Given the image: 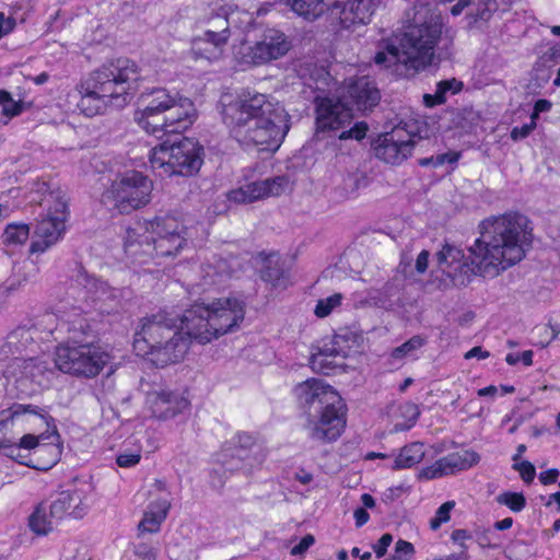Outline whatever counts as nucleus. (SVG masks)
I'll list each match as a JSON object with an SVG mask.
<instances>
[{
    "label": "nucleus",
    "mask_w": 560,
    "mask_h": 560,
    "mask_svg": "<svg viewBox=\"0 0 560 560\" xmlns=\"http://www.w3.org/2000/svg\"><path fill=\"white\" fill-rule=\"evenodd\" d=\"M246 302L237 295L195 303L178 318L167 311L140 320L133 351L156 368L180 362L189 341L206 345L237 330L245 319Z\"/></svg>",
    "instance_id": "nucleus-1"
},
{
    "label": "nucleus",
    "mask_w": 560,
    "mask_h": 560,
    "mask_svg": "<svg viewBox=\"0 0 560 560\" xmlns=\"http://www.w3.org/2000/svg\"><path fill=\"white\" fill-rule=\"evenodd\" d=\"M530 242L527 217L518 212L491 217L482 221L481 236L469 248L470 262L464 261L459 248L445 245L438 253L439 268L433 271L434 278L440 288L463 285L471 275L494 278L521 261Z\"/></svg>",
    "instance_id": "nucleus-2"
},
{
    "label": "nucleus",
    "mask_w": 560,
    "mask_h": 560,
    "mask_svg": "<svg viewBox=\"0 0 560 560\" xmlns=\"http://www.w3.org/2000/svg\"><path fill=\"white\" fill-rule=\"evenodd\" d=\"M0 451L13 460L39 470L55 466L62 446L49 410L33 404H13L2 410Z\"/></svg>",
    "instance_id": "nucleus-3"
},
{
    "label": "nucleus",
    "mask_w": 560,
    "mask_h": 560,
    "mask_svg": "<svg viewBox=\"0 0 560 560\" xmlns=\"http://www.w3.org/2000/svg\"><path fill=\"white\" fill-rule=\"evenodd\" d=\"M223 122L244 147L277 151L289 131V115L272 96L225 92L219 101Z\"/></svg>",
    "instance_id": "nucleus-4"
},
{
    "label": "nucleus",
    "mask_w": 560,
    "mask_h": 560,
    "mask_svg": "<svg viewBox=\"0 0 560 560\" xmlns=\"http://www.w3.org/2000/svg\"><path fill=\"white\" fill-rule=\"evenodd\" d=\"M442 30L443 20L440 14L419 11L413 23L401 34L399 45H387L384 50L376 52L374 61L399 77L424 70L433 62Z\"/></svg>",
    "instance_id": "nucleus-5"
},
{
    "label": "nucleus",
    "mask_w": 560,
    "mask_h": 560,
    "mask_svg": "<svg viewBox=\"0 0 560 560\" xmlns=\"http://www.w3.org/2000/svg\"><path fill=\"white\" fill-rule=\"evenodd\" d=\"M140 72L136 62L118 59L93 71L79 86V109L89 117L108 107L122 108L139 88Z\"/></svg>",
    "instance_id": "nucleus-6"
},
{
    "label": "nucleus",
    "mask_w": 560,
    "mask_h": 560,
    "mask_svg": "<svg viewBox=\"0 0 560 560\" xmlns=\"http://www.w3.org/2000/svg\"><path fill=\"white\" fill-rule=\"evenodd\" d=\"M186 229L174 217L156 218L153 221L137 222L128 229L125 252L135 266L152 272L151 264L163 265L167 257L175 256L186 245Z\"/></svg>",
    "instance_id": "nucleus-7"
},
{
    "label": "nucleus",
    "mask_w": 560,
    "mask_h": 560,
    "mask_svg": "<svg viewBox=\"0 0 560 560\" xmlns=\"http://www.w3.org/2000/svg\"><path fill=\"white\" fill-rule=\"evenodd\" d=\"M133 117L148 133H177L192 126L197 109L190 98L156 89L141 96Z\"/></svg>",
    "instance_id": "nucleus-8"
},
{
    "label": "nucleus",
    "mask_w": 560,
    "mask_h": 560,
    "mask_svg": "<svg viewBox=\"0 0 560 560\" xmlns=\"http://www.w3.org/2000/svg\"><path fill=\"white\" fill-rule=\"evenodd\" d=\"M380 93L365 77L345 81L337 97L316 98V126L320 131H338L352 121V107L365 110L377 104Z\"/></svg>",
    "instance_id": "nucleus-9"
},
{
    "label": "nucleus",
    "mask_w": 560,
    "mask_h": 560,
    "mask_svg": "<svg viewBox=\"0 0 560 560\" xmlns=\"http://www.w3.org/2000/svg\"><path fill=\"white\" fill-rule=\"evenodd\" d=\"M294 393L307 405L314 402L322 405L317 417L308 422L312 438L324 442L338 440L347 424L346 405L338 392L322 380L310 378L298 384Z\"/></svg>",
    "instance_id": "nucleus-10"
},
{
    "label": "nucleus",
    "mask_w": 560,
    "mask_h": 560,
    "mask_svg": "<svg viewBox=\"0 0 560 560\" xmlns=\"http://www.w3.org/2000/svg\"><path fill=\"white\" fill-rule=\"evenodd\" d=\"M381 0H285V3L306 20H315L329 5L332 20L343 28L365 25L371 21L374 9Z\"/></svg>",
    "instance_id": "nucleus-11"
},
{
    "label": "nucleus",
    "mask_w": 560,
    "mask_h": 560,
    "mask_svg": "<svg viewBox=\"0 0 560 560\" xmlns=\"http://www.w3.org/2000/svg\"><path fill=\"white\" fill-rule=\"evenodd\" d=\"M31 192L45 196V201L49 203L46 213L38 221L34 231L30 246V253L34 255L45 253L63 237L68 206L59 192L55 194L49 190V185L46 182L34 184Z\"/></svg>",
    "instance_id": "nucleus-12"
},
{
    "label": "nucleus",
    "mask_w": 560,
    "mask_h": 560,
    "mask_svg": "<svg viewBox=\"0 0 560 560\" xmlns=\"http://www.w3.org/2000/svg\"><path fill=\"white\" fill-rule=\"evenodd\" d=\"M109 351L96 343L71 341L56 349L55 366L68 374L95 377L112 362Z\"/></svg>",
    "instance_id": "nucleus-13"
},
{
    "label": "nucleus",
    "mask_w": 560,
    "mask_h": 560,
    "mask_svg": "<svg viewBox=\"0 0 560 560\" xmlns=\"http://www.w3.org/2000/svg\"><path fill=\"white\" fill-rule=\"evenodd\" d=\"M149 161L153 170H161L164 174L192 175L202 164L201 147L190 138L173 143L165 141L150 150Z\"/></svg>",
    "instance_id": "nucleus-14"
},
{
    "label": "nucleus",
    "mask_w": 560,
    "mask_h": 560,
    "mask_svg": "<svg viewBox=\"0 0 560 560\" xmlns=\"http://www.w3.org/2000/svg\"><path fill=\"white\" fill-rule=\"evenodd\" d=\"M152 190L153 183L148 176L138 171H127L116 177L101 200L107 207L129 213L147 206Z\"/></svg>",
    "instance_id": "nucleus-15"
},
{
    "label": "nucleus",
    "mask_w": 560,
    "mask_h": 560,
    "mask_svg": "<svg viewBox=\"0 0 560 560\" xmlns=\"http://www.w3.org/2000/svg\"><path fill=\"white\" fill-rule=\"evenodd\" d=\"M235 22L234 13H228L226 10L208 16L202 33L191 42L192 56L209 62L222 60L231 38L232 24Z\"/></svg>",
    "instance_id": "nucleus-16"
},
{
    "label": "nucleus",
    "mask_w": 560,
    "mask_h": 560,
    "mask_svg": "<svg viewBox=\"0 0 560 560\" xmlns=\"http://www.w3.org/2000/svg\"><path fill=\"white\" fill-rule=\"evenodd\" d=\"M49 373L51 368L44 358H15L8 365L4 376L10 392L19 396H32L40 389Z\"/></svg>",
    "instance_id": "nucleus-17"
},
{
    "label": "nucleus",
    "mask_w": 560,
    "mask_h": 560,
    "mask_svg": "<svg viewBox=\"0 0 560 560\" xmlns=\"http://www.w3.org/2000/svg\"><path fill=\"white\" fill-rule=\"evenodd\" d=\"M290 49L285 35L278 30H268L255 45L242 44L234 48L236 63L242 68L261 66L284 56Z\"/></svg>",
    "instance_id": "nucleus-18"
},
{
    "label": "nucleus",
    "mask_w": 560,
    "mask_h": 560,
    "mask_svg": "<svg viewBox=\"0 0 560 560\" xmlns=\"http://www.w3.org/2000/svg\"><path fill=\"white\" fill-rule=\"evenodd\" d=\"M358 348L357 337L352 334H336L323 341L312 353L311 368L316 373L335 374L345 370V359Z\"/></svg>",
    "instance_id": "nucleus-19"
},
{
    "label": "nucleus",
    "mask_w": 560,
    "mask_h": 560,
    "mask_svg": "<svg viewBox=\"0 0 560 560\" xmlns=\"http://www.w3.org/2000/svg\"><path fill=\"white\" fill-rule=\"evenodd\" d=\"M428 137L429 132L427 130L418 129L416 132L412 126H397L389 132L378 136L375 154L385 163L398 165L411 155L418 139Z\"/></svg>",
    "instance_id": "nucleus-20"
},
{
    "label": "nucleus",
    "mask_w": 560,
    "mask_h": 560,
    "mask_svg": "<svg viewBox=\"0 0 560 560\" xmlns=\"http://www.w3.org/2000/svg\"><path fill=\"white\" fill-rule=\"evenodd\" d=\"M329 180L335 186L337 194L343 199H354L370 185L366 173L353 167H348V159L336 155L328 167Z\"/></svg>",
    "instance_id": "nucleus-21"
},
{
    "label": "nucleus",
    "mask_w": 560,
    "mask_h": 560,
    "mask_svg": "<svg viewBox=\"0 0 560 560\" xmlns=\"http://www.w3.org/2000/svg\"><path fill=\"white\" fill-rule=\"evenodd\" d=\"M63 520H82L93 504V486L89 480H75L55 498Z\"/></svg>",
    "instance_id": "nucleus-22"
},
{
    "label": "nucleus",
    "mask_w": 560,
    "mask_h": 560,
    "mask_svg": "<svg viewBox=\"0 0 560 560\" xmlns=\"http://www.w3.org/2000/svg\"><path fill=\"white\" fill-rule=\"evenodd\" d=\"M145 405L156 419H171L189 407V400L179 390L159 386L147 395Z\"/></svg>",
    "instance_id": "nucleus-23"
},
{
    "label": "nucleus",
    "mask_w": 560,
    "mask_h": 560,
    "mask_svg": "<svg viewBox=\"0 0 560 560\" xmlns=\"http://www.w3.org/2000/svg\"><path fill=\"white\" fill-rule=\"evenodd\" d=\"M63 521L61 512L51 501H42L38 503L27 517V526L36 536H47Z\"/></svg>",
    "instance_id": "nucleus-24"
},
{
    "label": "nucleus",
    "mask_w": 560,
    "mask_h": 560,
    "mask_svg": "<svg viewBox=\"0 0 560 560\" xmlns=\"http://www.w3.org/2000/svg\"><path fill=\"white\" fill-rule=\"evenodd\" d=\"M170 508L171 503L166 495L152 499L143 512V517L139 523V530L150 534L159 532L168 514Z\"/></svg>",
    "instance_id": "nucleus-25"
},
{
    "label": "nucleus",
    "mask_w": 560,
    "mask_h": 560,
    "mask_svg": "<svg viewBox=\"0 0 560 560\" xmlns=\"http://www.w3.org/2000/svg\"><path fill=\"white\" fill-rule=\"evenodd\" d=\"M419 415L418 406L409 401L392 405L387 411V417L395 432L411 429Z\"/></svg>",
    "instance_id": "nucleus-26"
},
{
    "label": "nucleus",
    "mask_w": 560,
    "mask_h": 560,
    "mask_svg": "<svg viewBox=\"0 0 560 560\" xmlns=\"http://www.w3.org/2000/svg\"><path fill=\"white\" fill-rule=\"evenodd\" d=\"M234 445L236 447L235 454L229 447L224 448L218 456V462L226 466L229 470L240 468L238 462L245 459L247 448L255 445V439L248 433H240L235 438Z\"/></svg>",
    "instance_id": "nucleus-27"
},
{
    "label": "nucleus",
    "mask_w": 560,
    "mask_h": 560,
    "mask_svg": "<svg viewBox=\"0 0 560 560\" xmlns=\"http://www.w3.org/2000/svg\"><path fill=\"white\" fill-rule=\"evenodd\" d=\"M288 184L289 180L285 176L250 182L253 202L283 194L288 188Z\"/></svg>",
    "instance_id": "nucleus-28"
},
{
    "label": "nucleus",
    "mask_w": 560,
    "mask_h": 560,
    "mask_svg": "<svg viewBox=\"0 0 560 560\" xmlns=\"http://www.w3.org/2000/svg\"><path fill=\"white\" fill-rule=\"evenodd\" d=\"M142 435L137 432L125 441L124 447L116 456V463L121 468H132L137 466L142 457Z\"/></svg>",
    "instance_id": "nucleus-29"
},
{
    "label": "nucleus",
    "mask_w": 560,
    "mask_h": 560,
    "mask_svg": "<svg viewBox=\"0 0 560 560\" xmlns=\"http://www.w3.org/2000/svg\"><path fill=\"white\" fill-rule=\"evenodd\" d=\"M229 269L230 265L226 260L219 261L217 266H207L202 269L203 276L199 285L202 287L203 290L222 288L230 276Z\"/></svg>",
    "instance_id": "nucleus-30"
},
{
    "label": "nucleus",
    "mask_w": 560,
    "mask_h": 560,
    "mask_svg": "<svg viewBox=\"0 0 560 560\" xmlns=\"http://www.w3.org/2000/svg\"><path fill=\"white\" fill-rule=\"evenodd\" d=\"M424 456V446L421 443H411L402 447L396 456L393 469H405L420 463Z\"/></svg>",
    "instance_id": "nucleus-31"
},
{
    "label": "nucleus",
    "mask_w": 560,
    "mask_h": 560,
    "mask_svg": "<svg viewBox=\"0 0 560 560\" xmlns=\"http://www.w3.org/2000/svg\"><path fill=\"white\" fill-rule=\"evenodd\" d=\"M462 82L452 79L441 81L434 94H424L423 102L428 107H432L438 104H442L446 101L447 94H455L462 90Z\"/></svg>",
    "instance_id": "nucleus-32"
},
{
    "label": "nucleus",
    "mask_w": 560,
    "mask_h": 560,
    "mask_svg": "<svg viewBox=\"0 0 560 560\" xmlns=\"http://www.w3.org/2000/svg\"><path fill=\"white\" fill-rule=\"evenodd\" d=\"M450 463V467L453 474L462 470H466L477 465L480 457L471 450H462L452 454L446 455Z\"/></svg>",
    "instance_id": "nucleus-33"
},
{
    "label": "nucleus",
    "mask_w": 560,
    "mask_h": 560,
    "mask_svg": "<svg viewBox=\"0 0 560 560\" xmlns=\"http://www.w3.org/2000/svg\"><path fill=\"white\" fill-rule=\"evenodd\" d=\"M30 237V226L25 223H10L4 229L2 241L7 246H20Z\"/></svg>",
    "instance_id": "nucleus-34"
},
{
    "label": "nucleus",
    "mask_w": 560,
    "mask_h": 560,
    "mask_svg": "<svg viewBox=\"0 0 560 560\" xmlns=\"http://www.w3.org/2000/svg\"><path fill=\"white\" fill-rule=\"evenodd\" d=\"M22 112L23 103L14 100L8 91L0 90V114L3 124H8Z\"/></svg>",
    "instance_id": "nucleus-35"
},
{
    "label": "nucleus",
    "mask_w": 560,
    "mask_h": 560,
    "mask_svg": "<svg viewBox=\"0 0 560 560\" xmlns=\"http://www.w3.org/2000/svg\"><path fill=\"white\" fill-rule=\"evenodd\" d=\"M342 301L343 295L341 293H334L319 299L314 307V315L317 318H326L341 306Z\"/></svg>",
    "instance_id": "nucleus-36"
},
{
    "label": "nucleus",
    "mask_w": 560,
    "mask_h": 560,
    "mask_svg": "<svg viewBox=\"0 0 560 560\" xmlns=\"http://www.w3.org/2000/svg\"><path fill=\"white\" fill-rule=\"evenodd\" d=\"M495 501L514 513L523 511L526 506L525 495L516 491H503L497 495Z\"/></svg>",
    "instance_id": "nucleus-37"
},
{
    "label": "nucleus",
    "mask_w": 560,
    "mask_h": 560,
    "mask_svg": "<svg viewBox=\"0 0 560 560\" xmlns=\"http://www.w3.org/2000/svg\"><path fill=\"white\" fill-rule=\"evenodd\" d=\"M266 269L261 271V278L266 282H270L272 287H284L283 281V273L280 271V269L277 267L278 265V257L276 255H269L266 258Z\"/></svg>",
    "instance_id": "nucleus-38"
},
{
    "label": "nucleus",
    "mask_w": 560,
    "mask_h": 560,
    "mask_svg": "<svg viewBox=\"0 0 560 560\" xmlns=\"http://www.w3.org/2000/svg\"><path fill=\"white\" fill-rule=\"evenodd\" d=\"M453 475L446 456L435 460L433 464L425 466L420 471V477L425 479H436L444 476Z\"/></svg>",
    "instance_id": "nucleus-39"
},
{
    "label": "nucleus",
    "mask_w": 560,
    "mask_h": 560,
    "mask_svg": "<svg viewBox=\"0 0 560 560\" xmlns=\"http://www.w3.org/2000/svg\"><path fill=\"white\" fill-rule=\"evenodd\" d=\"M352 302L355 307L384 306V303L378 299V291L374 289L365 290L362 292H354L352 294Z\"/></svg>",
    "instance_id": "nucleus-40"
},
{
    "label": "nucleus",
    "mask_w": 560,
    "mask_h": 560,
    "mask_svg": "<svg viewBox=\"0 0 560 560\" xmlns=\"http://www.w3.org/2000/svg\"><path fill=\"white\" fill-rule=\"evenodd\" d=\"M424 341L421 337H412L407 342L401 345L400 347L396 348L393 351V357L395 359H408V358H415L416 351L420 349L423 346Z\"/></svg>",
    "instance_id": "nucleus-41"
},
{
    "label": "nucleus",
    "mask_w": 560,
    "mask_h": 560,
    "mask_svg": "<svg viewBox=\"0 0 560 560\" xmlns=\"http://www.w3.org/2000/svg\"><path fill=\"white\" fill-rule=\"evenodd\" d=\"M455 501H446L435 512L434 516L430 521V528L432 530L439 529L443 524L451 520L452 511L455 509Z\"/></svg>",
    "instance_id": "nucleus-42"
},
{
    "label": "nucleus",
    "mask_w": 560,
    "mask_h": 560,
    "mask_svg": "<svg viewBox=\"0 0 560 560\" xmlns=\"http://www.w3.org/2000/svg\"><path fill=\"white\" fill-rule=\"evenodd\" d=\"M459 159V154L456 152H446L443 154H438L436 156H431L428 159L421 160L420 164L422 166H433L439 167L443 166L445 164L450 165L451 167L457 163Z\"/></svg>",
    "instance_id": "nucleus-43"
},
{
    "label": "nucleus",
    "mask_w": 560,
    "mask_h": 560,
    "mask_svg": "<svg viewBox=\"0 0 560 560\" xmlns=\"http://www.w3.org/2000/svg\"><path fill=\"white\" fill-rule=\"evenodd\" d=\"M452 540L457 544L463 550L459 555H451L445 560H467V546L466 541L470 538V535L465 529H456L452 533Z\"/></svg>",
    "instance_id": "nucleus-44"
},
{
    "label": "nucleus",
    "mask_w": 560,
    "mask_h": 560,
    "mask_svg": "<svg viewBox=\"0 0 560 560\" xmlns=\"http://www.w3.org/2000/svg\"><path fill=\"white\" fill-rule=\"evenodd\" d=\"M250 185L246 183L235 189H232L228 192L229 201L240 205V203H250L253 202Z\"/></svg>",
    "instance_id": "nucleus-45"
},
{
    "label": "nucleus",
    "mask_w": 560,
    "mask_h": 560,
    "mask_svg": "<svg viewBox=\"0 0 560 560\" xmlns=\"http://www.w3.org/2000/svg\"><path fill=\"white\" fill-rule=\"evenodd\" d=\"M474 7H476V20H488L491 12L498 9V0H477ZM470 13L474 14V11L471 10Z\"/></svg>",
    "instance_id": "nucleus-46"
},
{
    "label": "nucleus",
    "mask_w": 560,
    "mask_h": 560,
    "mask_svg": "<svg viewBox=\"0 0 560 560\" xmlns=\"http://www.w3.org/2000/svg\"><path fill=\"white\" fill-rule=\"evenodd\" d=\"M368 130H369V127H368L366 122L358 121L348 130H343L339 135V139L340 140L353 139V140L360 141L365 138Z\"/></svg>",
    "instance_id": "nucleus-47"
},
{
    "label": "nucleus",
    "mask_w": 560,
    "mask_h": 560,
    "mask_svg": "<svg viewBox=\"0 0 560 560\" xmlns=\"http://www.w3.org/2000/svg\"><path fill=\"white\" fill-rule=\"evenodd\" d=\"M415 547L411 542L399 539L395 545L393 560H411L415 555Z\"/></svg>",
    "instance_id": "nucleus-48"
},
{
    "label": "nucleus",
    "mask_w": 560,
    "mask_h": 560,
    "mask_svg": "<svg viewBox=\"0 0 560 560\" xmlns=\"http://www.w3.org/2000/svg\"><path fill=\"white\" fill-rule=\"evenodd\" d=\"M537 124L536 121L532 120L529 118V121L524 124L523 126L518 127V126H515L512 128L511 130V139L513 141H520V140H523L525 138H527L532 131L536 128Z\"/></svg>",
    "instance_id": "nucleus-49"
},
{
    "label": "nucleus",
    "mask_w": 560,
    "mask_h": 560,
    "mask_svg": "<svg viewBox=\"0 0 560 560\" xmlns=\"http://www.w3.org/2000/svg\"><path fill=\"white\" fill-rule=\"evenodd\" d=\"M133 555L136 560H155L156 550L151 545L140 542L135 546Z\"/></svg>",
    "instance_id": "nucleus-50"
},
{
    "label": "nucleus",
    "mask_w": 560,
    "mask_h": 560,
    "mask_svg": "<svg viewBox=\"0 0 560 560\" xmlns=\"http://www.w3.org/2000/svg\"><path fill=\"white\" fill-rule=\"evenodd\" d=\"M315 544V537L312 534L303 536L298 544L292 546L291 555L303 556Z\"/></svg>",
    "instance_id": "nucleus-51"
},
{
    "label": "nucleus",
    "mask_w": 560,
    "mask_h": 560,
    "mask_svg": "<svg viewBox=\"0 0 560 560\" xmlns=\"http://www.w3.org/2000/svg\"><path fill=\"white\" fill-rule=\"evenodd\" d=\"M392 542H393L392 534L386 533V534L382 535V537L376 542H374L372 545V549L375 552L376 557L383 558L386 555L387 549L392 545Z\"/></svg>",
    "instance_id": "nucleus-52"
},
{
    "label": "nucleus",
    "mask_w": 560,
    "mask_h": 560,
    "mask_svg": "<svg viewBox=\"0 0 560 560\" xmlns=\"http://www.w3.org/2000/svg\"><path fill=\"white\" fill-rule=\"evenodd\" d=\"M514 468L520 472L522 479L529 483L535 477V467L532 463L524 460L514 465Z\"/></svg>",
    "instance_id": "nucleus-53"
},
{
    "label": "nucleus",
    "mask_w": 560,
    "mask_h": 560,
    "mask_svg": "<svg viewBox=\"0 0 560 560\" xmlns=\"http://www.w3.org/2000/svg\"><path fill=\"white\" fill-rule=\"evenodd\" d=\"M15 19L5 16L4 13L0 12V39L3 36L9 35L15 28Z\"/></svg>",
    "instance_id": "nucleus-54"
},
{
    "label": "nucleus",
    "mask_w": 560,
    "mask_h": 560,
    "mask_svg": "<svg viewBox=\"0 0 560 560\" xmlns=\"http://www.w3.org/2000/svg\"><path fill=\"white\" fill-rule=\"evenodd\" d=\"M551 102L547 100H538L534 105V109L529 118L537 122L540 114L548 113L551 109Z\"/></svg>",
    "instance_id": "nucleus-55"
},
{
    "label": "nucleus",
    "mask_w": 560,
    "mask_h": 560,
    "mask_svg": "<svg viewBox=\"0 0 560 560\" xmlns=\"http://www.w3.org/2000/svg\"><path fill=\"white\" fill-rule=\"evenodd\" d=\"M560 472L558 469H548L539 475V480L542 485H551L555 483L559 477Z\"/></svg>",
    "instance_id": "nucleus-56"
},
{
    "label": "nucleus",
    "mask_w": 560,
    "mask_h": 560,
    "mask_svg": "<svg viewBox=\"0 0 560 560\" xmlns=\"http://www.w3.org/2000/svg\"><path fill=\"white\" fill-rule=\"evenodd\" d=\"M88 290H89V292H93V295L95 299H102V296L106 290V284L98 280L93 279L92 281L89 282Z\"/></svg>",
    "instance_id": "nucleus-57"
},
{
    "label": "nucleus",
    "mask_w": 560,
    "mask_h": 560,
    "mask_svg": "<svg viewBox=\"0 0 560 560\" xmlns=\"http://www.w3.org/2000/svg\"><path fill=\"white\" fill-rule=\"evenodd\" d=\"M490 357V353L487 350H483L481 347H474L469 351H467L464 355L466 360L477 358L478 360H485Z\"/></svg>",
    "instance_id": "nucleus-58"
},
{
    "label": "nucleus",
    "mask_w": 560,
    "mask_h": 560,
    "mask_svg": "<svg viewBox=\"0 0 560 560\" xmlns=\"http://www.w3.org/2000/svg\"><path fill=\"white\" fill-rule=\"evenodd\" d=\"M429 262V252L422 250L416 260V269L419 273H423L428 268Z\"/></svg>",
    "instance_id": "nucleus-59"
},
{
    "label": "nucleus",
    "mask_w": 560,
    "mask_h": 560,
    "mask_svg": "<svg viewBox=\"0 0 560 560\" xmlns=\"http://www.w3.org/2000/svg\"><path fill=\"white\" fill-rule=\"evenodd\" d=\"M353 517H354V521H355V525L358 527H361L363 526L364 524L368 523L369 518H370V515L369 513L365 511V509L363 508H359L357 509L354 512H353Z\"/></svg>",
    "instance_id": "nucleus-60"
},
{
    "label": "nucleus",
    "mask_w": 560,
    "mask_h": 560,
    "mask_svg": "<svg viewBox=\"0 0 560 560\" xmlns=\"http://www.w3.org/2000/svg\"><path fill=\"white\" fill-rule=\"evenodd\" d=\"M236 19V22L233 25H236L238 22L241 24H245L244 28H247V25L252 24L253 14L249 12H233Z\"/></svg>",
    "instance_id": "nucleus-61"
},
{
    "label": "nucleus",
    "mask_w": 560,
    "mask_h": 560,
    "mask_svg": "<svg viewBox=\"0 0 560 560\" xmlns=\"http://www.w3.org/2000/svg\"><path fill=\"white\" fill-rule=\"evenodd\" d=\"M468 4L469 0H458V2L451 8V13L454 16L459 15Z\"/></svg>",
    "instance_id": "nucleus-62"
},
{
    "label": "nucleus",
    "mask_w": 560,
    "mask_h": 560,
    "mask_svg": "<svg viewBox=\"0 0 560 560\" xmlns=\"http://www.w3.org/2000/svg\"><path fill=\"white\" fill-rule=\"evenodd\" d=\"M513 525V520L511 517H505L501 521L495 522L494 528L498 530L509 529Z\"/></svg>",
    "instance_id": "nucleus-63"
},
{
    "label": "nucleus",
    "mask_w": 560,
    "mask_h": 560,
    "mask_svg": "<svg viewBox=\"0 0 560 560\" xmlns=\"http://www.w3.org/2000/svg\"><path fill=\"white\" fill-rule=\"evenodd\" d=\"M552 504H556V509L560 513V492H556L549 495L546 505L551 506Z\"/></svg>",
    "instance_id": "nucleus-64"
}]
</instances>
